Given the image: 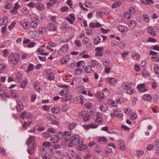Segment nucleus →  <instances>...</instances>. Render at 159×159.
Listing matches in <instances>:
<instances>
[{
	"instance_id": "obj_56",
	"label": "nucleus",
	"mask_w": 159,
	"mask_h": 159,
	"mask_svg": "<svg viewBox=\"0 0 159 159\" xmlns=\"http://www.w3.org/2000/svg\"><path fill=\"white\" fill-rule=\"evenodd\" d=\"M99 141L102 142L103 143H105L107 142V140L106 138L102 137L99 139Z\"/></svg>"
},
{
	"instance_id": "obj_25",
	"label": "nucleus",
	"mask_w": 159,
	"mask_h": 159,
	"mask_svg": "<svg viewBox=\"0 0 159 159\" xmlns=\"http://www.w3.org/2000/svg\"><path fill=\"white\" fill-rule=\"evenodd\" d=\"M35 7L38 10H42L44 9V6L41 3H39L36 4Z\"/></svg>"
},
{
	"instance_id": "obj_33",
	"label": "nucleus",
	"mask_w": 159,
	"mask_h": 159,
	"mask_svg": "<svg viewBox=\"0 0 159 159\" xmlns=\"http://www.w3.org/2000/svg\"><path fill=\"white\" fill-rule=\"evenodd\" d=\"M91 67L90 66H87L85 67L84 70L87 73H90L92 72V69Z\"/></svg>"
},
{
	"instance_id": "obj_40",
	"label": "nucleus",
	"mask_w": 159,
	"mask_h": 159,
	"mask_svg": "<svg viewBox=\"0 0 159 159\" xmlns=\"http://www.w3.org/2000/svg\"><path fill=\"white\" fill-rule=\"evenodd\" d=\"M39 83H34V88L38 92H40V89L39 85Z\"/></svg>"
},
{
	"instance_id": "obj_9",
	"label": "nucleus",
	"mask_w": 159,
	"mask_h": 159,
	"mask_svg": "<svg viewBox=\"0 0 159 159\" xmlns=\"http://www.w3.org/2000/svg\"><path fill=\"white\" fill-rule=\"evenodd\" d=\"M102 113L100 112L98 113L96 115V117L94 118L95 120L98 123H102L103 120L101 117Z\"/></svg>"
},
{
	"instance_id": "obj_2",
	"label": "nucleus",
	"mask_w": 159,
	"mask_h": 159,
	"mask_svg": "<svg viewBox=\"0 0 159 159\" xmlns=\"http://www.w3.org/2000/svg\"><path fill=\"white\" fill-rule=\"evenodd\" d=\"M19 59L20 57L19 55L13 53L10 54L8 57L9 62L14 66L17 64Z\"/></svg>"
},
{
	"instance_id": "obj_58",
	"label": "nucleus",
	"mask_w": 159,
	"mask_h": 159,
	"mask_svg": "<svg viewBox=\"0 0 159 159\" xmlns=\"http://www.w3.org/2000/svg\"><path fill=\"white\" fill-rule=\"evenodd\" d=\"M43 145L47 148H49L51 146L50 143L49 142L45 141L43 143Z\"/></svg>"
},
{
	"instance_id": "obj_49",
	"label": "nucleus",
	"mask_w": 159,
	"mask_h": 159,
	"mask_svg": "<svg viewBox=\"0 0 159 159\" xmlns=\"http://www.w3.org/2000/svg\"><path fill=\"white\" fill-rule=\"evenodd\" d=\"M12 7V5L10 3H8L7 4H6L4 6V7L6 9H10Z\"/></svg>"
},
{
	"instance_id": "obj_26",
	"label": "nucleus",
	"mask_w": 159,
	"mask_h": 159,
	"mask_svg": "<svg viewBox=\"0 0 159 159\" xmlns=\"http://www.w3.org/2000/svg\"><path fill=\"white\" fill-rule=\"evenodd\" d=\"M154 144L155 146L156 153L159 155V140H157L155 142Z\"/></svg>"
},
{
	"instance_id": "obj_22",
	"label": "nucleus",
	"mask_w": 159,
	"mask_h": 159,
	"mask_svg": "<svg viewBox=\"0 0 159 159\" xmlns=\"http://www.w3.org/2000/svg\"><path fill=\"white\" fill-rule=\"evenodd\" d=\"M107 81L111 84H115L117 82L116 79L115 78H109L107 79Z\"/></svg>"
},
{
	"instance_id": "obj_13",
	"label": "nucleus",
	"mask_w": 159,
	"mask_h": 159,
	"mask_svg": "<svg viewBox=\"0 0 159 159\" xmlns=\"http://www.w3.org/2000/svg\"><path fill=\"white\" fill-rule=\"evenodd\" d=\"M118 30L121 32L125 33L128 31V29L124 25H120L117 27Z\"/></svg>"
},
{
	"instance_id": "obj_12",
	"label": "nucleus",
	"mask_w": 159,
	"mask_h": 159,
	"mask_svg": "<svg viewBox=\"0 0 159 159\" xmlns=\"http://www.w3.org/2000/svg\"><path fill=\"white\" fill-rule=\"evenodd\" d=\"M46 75L48 80L51 81L54 80L55 77V75L50 70L47 72Z\"/></svg>"
},
{
	"instance_id": "obj_15",
	"label": "nucleus",
	"mask_w": 159,
	"mask_h": 159,
	"mask_svg": "<svg viewBox=\"0 0 159 159\" xmlns=\"http://www.w3.org/2000/svg\"><path fill=\"white\" fill-rule=\"evenodd\" d=\"M83 127L86 129H89L90 128H96L98 127V126L93 124H91L88 125H84Z\"/></svg>"
},
{
	"instance_id": "obj_36",
	"label": "nucleus",
	"mask_w": 159,
	"mask_h": 159,
	"mask_svg": "<svg viewBox=\"0 0 159 159\" xmlns=\"http://www.w3.org/2000/svg\"><path fill=\"white\" fill-rule=\"evenodd\" d=\"M121 4V2L119 1H117L114 2L112 5V8H115L120 6Z\"/></svg>"
},
{
	"instance_id": "obj_5",
	"label": "nucleus",
	"mask_w": 159,
	"mask_h": 159,
	"mask_svg": "<svg viewBox=\"0 0 159 159\" xmlns=\"http://www.w3.org/2000/svg\"><path fill=\"white\" fill-rule=\"evenodd\" d=\"M137 88L139 91L142 93L145 92L148 90V88L145 86V84L144 83L138 84Z\"/></svg>"
},
{
	"instance_id": "obj_60",
	"label": "nucleus",
	"mask_w": 159,
	"mask_h": 159,
	"mask_svg": "<svg viewBox=\"0 0 159 159\" xmlns=\"http://www.w3.org/2000/svg\"><path fill=\"white\" fill-rule=\"evenodd\" d=\"M21 12L25 14H28L29 13V10L27 8L25 7L21 10Z\"/></svg>"
},
{
	"instance_id": "obj_21",
	"label": "nucleus",
	"mask_w": 159,
	"mask_h": 159,
	"mask_svg": "<svg viewBox=\"0 0 159 159\" xmlns=\"http://www.w3.org/2000/svg\"><path fill=\"white\" fill-rule=\"evenodd\" d=\"M48 29L50 31H55L56 30V27L54 24L50 23L49 24Z\"/></svg>"
},
{
	"instance_id": "obj_17",
	"label": "nucleus",
	"mask_w": 159,
	"mask_h": 159,
	"mask_svg": "<svg viewBox=\"0 0 159 159\" xmlns=\"http://www.w3.org/2000/svg\"><path fill=\"white\" fill-rule=\"evenodd\" d=\"M93 43L95 45L98 44L101 42V38L99 36H94L93 38Z\"/></svg>"
},
{
	"instance_id": "obj_39",
	"label": "nucleus",
	"mask_w": 159,
	"mask_h": 159,
	"mask_svg": "<svg viewBox=\"0 0 159 159\" xmlns=\"http://www.w3.org/2000/svg\"><path fill=\"white\" fill-rule=\"evenodd\" d=\"M34 68V65L32 63L30 64L28 67V69L26 70L27 72H28L32 70Z\"/></svg>"
},
{
	"instance_id": "obj_46",
	"label": "nucleus",
	"mask_w": 159,
	"mask_h": 159,
	"mask_svg": "<svg viewBox=\"0 0 159 159\" xmlns=\"http://www.w3.org/2000/svg\"><path fill=\"white\" fill-rule=\"evenodd\" d=\"M69 60L68 58H63L61 60V63L62 64H66Z\"/></svg>"
},
{
	"instance_id": "obj_6",
	"label": "nucleus",
	"mask_w": 159,
	"mask_h": 159,
	"mask_svg": "<svg viewBox=\"0 0 159 159\" xmlns=\"http://www.w3.org/2000/svg\"><path fill=\"white\" fill-rule=\"evenodd\" d=\"M34 137L33 136H31L29 138L26 142L28 146H30V145H33V144H36L34 142Z\"/></svg>"
},
{
	"instance_id": "obj_11",
	"label": "nucleus",
	"mask_w": 159,
	"mask_h": 159,
	"mask_svg": "<svg viewBox=\"0 0 159 159\" xmlns=\"http://www.w3.org/2000/svg\"><path fill=\"white\" fill-rule=\"evenodd\" d=\"M61 139V138L59 135H55L52 136L50 140L52 143H55L58 142Z\"/></svg>"
},
{
	"instance_id": "obj_45",
	"label": "nucleus",
	"mask_w": 159,
	"mask_h": 159,
	"mask_svg": "<svg viewBox=\"0 0 159 159\" xmlns=\"http://www.w3.org/2000/svg\"><path fill=\"white\" fill-rule=\"evenodd\" d=\"M107 107L105 105H100V108L101 111L103 112L107 110Z\"/></svg>"
},
{
	"instance_id": "obj_4",
	"label": "nucleus",
	"mask_w": 159,
	"mask_h": 159,
	"mask_svg": "<svg viewBox=\"0 0 159 159\" xmlns=\"http://www.w3.org/2000/svg\"><path fill=\"white\" fill-rule=\"evenodd\" d=\"M39 19L37 17H34L32 19L30 24V27L31 28L36 27L39 25Z\"/></svg>"
},
{
	"instance_id": "obj_47",
	"label": "nucleus",
	"mask_w": 159,
	"mask_h": 159,
	"mask_svg": "<svg viewBox=\"0 0 159 159\" xmlns=\"http://www.w3.org/2000/svg\"><path fill=\"white\" fill-rule=\"evenodd\" d=\"M42 135L43 137L46 138H50L51 136V134L50 133L47 132H44L43 133Z\"/></svg>"
},
{
	"instance_id": "obj_54",
	"label": "nucleus",
	"mask_w": 159,
	"mask_h": 159,
	"mask_svg": "<svg viewBox=\"0 0 159 159\" xmlns=\"http://www.w3.org/2000/svg\"><path fill=\"white\" fill-rule=\"evenodd\" d=\"M119 146L120 147V149L121 151H124L125 150L126 148L125 147V145L124 144L122 143H120L119 144Z\"/></svg>"
},
{
	"instance_id": "obj_62",
	"label": "nucleus",
	"mask_w": 159,
	"mask_h": 159,
	"mask_svg": "<svg viewBox=\"0 0 159 159\" xmlns=\"http://www.w3.org/2000/svg\"><path fill=\"white\" fill-rule=\"evenodd\" d=\"M131 83L130 82H129V83H128V84H126L125 85H124V88L125 89H127L130 88H132L131 85Z\"/></svg>"
},
{
	"instance_id": "obj_3",
	"label": "nucleus",
	"mask_w": 159,
	"mask_h": 159,
	"mask_svg": "<svg viewBox=\"0 0 159 159\" xmlns=\"http://www.w3.org/2000/svg\"><path fill=\"white\" fill-rule=\"evenodd\" d=\"M46 116L47 118L49 121L51 122L52 124L55 125L59 124L58 122L55 120V116L53 114L48 113L46 115Z\"/></svg>"
},
{
	"instance_id": "obj_42",
	"label": "nucleus",
	"mask_w": 159,
	"mask_h": 159,
	"mask_svg": "<svg viewBox=\"0 0 159 159\" xmlns=\"http://www.w3.org/2000/svg\"><path fill=\"white\" fill-rule=\"evenodd\" d=\"M141 1L142 3L146 5L153 3V0H141Z\"/></svg>"
},
{
	"instance_id": "obj_59",
	"label": "nucleus",
	"mask_w": 159,
	"mask_h": 159,
	"mask_svg": "<svg viewBox=\"0 0 159 159\" xmlns=\"http://www.w3.org/2000/svg\"><path fill=\"white\" fill-rule=\"evenodd\" d=\"M7 87L4 85H2L1 83H0V91H3L6 90Z\"/></svg>"
},
{
	"instance_id": "obj_37",
	"label": "nucleus",
	"mask_w": 159,
	"mask_h": 159,
	"mask_svg": "<svg viewBox=\"0 0 159 159\" xmlns=\"http://www.w3.org/2000/svg\"><path fill=\"white\" fill-rule=\"evenodd\" d=\"M72 98L71 96L68 94H66L63 98H62V101L64 100L68 101L71 99Z\"/></svg>"
},
{
	"instance_id": "obj_24",
	"label": "nucleus",
	"mask_w": 159,
	"mask_h": 159,
	"mask_svg": "<svg viewBox=\"0 0 159 159\" xmlns=\"http://www.w3.org/2000/svg\"><path fill=\"white\" fill-rule=\"evenodd\" d=\"M142 98L146 101H150L152 99V96L148 94H145L142 96Z\"/></svg>"
},
{
	"instance_id": "obj_64",
	"label": "nucleus",
	"mask_w": 159,
	"mask_h": 159,
	"mask_svg": "<svg viewBox=\"0 0 159 159\" xmlns=\"http://www.w3.org/2000/svg\"><path fill=\"white\" fill-rule=\"evenodd\" d=\"M29 23L27 22L24 23L22 24V26L25 29L27 28L29 26Z\"/></svg>"
},
{
	"instance_id": "obj_41",
	"label": "nucleus",
	"mask_w": 159,
	"mask_h": 159,
	"mask_svg": "<svg viewBox=\"0 0 159 159\" xmlns=\"http://www.w3.org/2000/svg\"><path fill=\"white\" fill-rule=\"evenodd\" d=\"M102 148L99 146H96L94 148V150L97 153H100L102 152Z\"/></svg>"
},
{
	"instance_id": "obj_63",
	"label": "nucleus",
	"mask_w": 159,
	"mask_h": 159,
	"mask_svg": "<svg viewBox=\"0 0 159 159\" xmlns=\"http://www.w3.org/2000/svg\"><path fill=\"white\" fill-rule=\"evenodd\" d=\"M57 54L59 56H62L64 55V53H65L62 50H61V48H60L59 50L57 51Z\"/></svg>"
},
{
	"instance_id": "obj_55",
	"label": "nucleus",
	"mask_w": 159,
	"mask_h": 159,
	"mask_svg": "<svg viewBox=\"0 0 159 159\" xmlns=\"http://www.w3.org/2000/svg\"><path fill=\"white\" fill-rule=\"evenodd\" d=\"M66 20L68 21L71 24H73L74 21L75 20V19L69 17H66Z\"/></svg>"
},
{
	"instance_id": "obj_48",
	"label": "nucleus",
	"mask_w": 159,
	"mask_h": 159,
	"mask_svg": "<svg viewBox=\"0 0 159 159\" xmlns=\"http://www.w3.org/2000/svg\"><path fill=\"white\" fill-rule=\"evenodd\" d=\"M153 69L155 73L156 74H159V67L157 65H155L153 66Z\"/></svg>"
},
{
	"instance_id": "obj_16",
	"label": "nucleus",
	"mask_w": 159,
	"mask_h": 159,
	"mask_svg": "<svg viewBox=\"0 0 159 159\" xmlns=\"http://www.w3.org/2000/svg\"><path fill=\"white\" fill-rule=\"evenodd\" d=\"M137 25V22L134 20H130L129 22V25L130 29H132L135 28Z\"/></svg>"
},
{
	"instance_id": "obj_50",
	"label": "nucleus",
	"mask_w": 159,
	"mask_h": 159,
	"mask_svg": "<svg viewBox=\"0 0 159 159\" xmlns=\"http://www.w3.org/2000/svg\"><path fill=\"white\" fill-rule=\"evenodd\" d=\"M97 64V61L96 60H93L91 61V65L90 66L92 68H94Z\"/></svg>"
},
{
	"instance_id": "obj_38",
	"label": "nucleus",
	"mask_w": 159,
	"mask_h": 159,
	"mask_svg": "<svg viewBox=\"0 0 159 159\" xmlns=\"http://www.w3.org/2000/svg\"><path fill=\"white\" fill-rule=\"evenodd\" d=\"M126 93L129 94H131L135 92V91L132 88L126 89Z\"/></svg>"
},
{
	"instance_id": "obj_27",
	"label": "nucleus",
	"mask_w": 159,
	"mask_h": 159,
	"mask_svg": "<svg viewBox=\"0 0 159 159\" xmlns=\"http://www.w3.org/2000/svg\"><path fill=\"white\" fill-rule=\"evenodd\" d=\"M22 78L21 75L20 73H18L15 79V81L16 82H20L21 81Z\"/></svg>"
},
{
	"instance_id": "obj_30",
	"label": "nucleus",
	"mask_w": 159,
	"mask_h": 159,
	"mask_svg": "<svg viewBox=\"0 0 159 159\" xmlns=\"http://www.w3.org/2000/svg\"><path fill=\"white\" fill-rule=\"evenodd\" d=\"M147 30L153 36H154L156 35V34L152 27H149L148 28Z\"/></svg>"
},
{
	"instance_id": "obj_32",
	"label": "nucleus",
	"mask_w": 159,
	"mask_h": 159,
	"mask_svg": "<svg viewBox=\"0 0 159 159\" xmlns=\"http://www.w3.org/2000/svg\"><path fill=\"white\" fill-rule=\"evenodd\" d=\"M85 65V62L83 61H79L77 63V66L78 67H80L82 66L83 67H84Z\"/></svg>"
},
{
	"instance_id": "obj_1",
	"label": "nucleus",
	"mask_w": 159,
	"mask_h": 159,
	"mask_svg": "<svg viewBox=\"0 0 159 159\" xmlns=\"http://www.w3.org/2000/svg\"><path fill=\"white\" fill-rule=\"evenodd\" d=\"M64 140L65 142L70 141L76 145H80L81 144L82 139L80 138L78 135L75 134L74 135L71 134L70 132L66 131L64 133Z\"/></svg>"
},
{
	"instance_id": "obj_20",
	"label": "nucleus",
	"mask_w": 159,
	"mask_h": 159,
	"mask_svg": "<svg viewBox=\"0 0 159 159\" xmlns=\"http://www.w3.org/2000/svg\"><path fill=\"white\" fill-rule=\"evenodd\" d=\"M90 112L91 113V114H86L84 117V120L85 121H88L92 117V115H93V111H90Z\"/></svg>"
},
{
	"instance_id": "obj_57",
	"label": "nucleus",
	"mask_w": 159,
	"mask_h": 159,
	"mask_svg": "<svg viewBox=\"0 0 159 159\" xmlns=\"http://www.w3.org/2000/svg\"><path fill=\"white\" fill-rule=\"evenodd\" d=\"M80 146L78 148V149L80 150H84L86 148H87V145H81V144H80Z\"/></svg>"
},
{
	"instance_id": "obj_7",
	"label": "nucleus",
	"mask_w": 159,
	"mask_h": 159,
	"mask_svg": "<svg viewBox=\"0 0 159 159\" xmlns=\"http://www.w3.org/2000/svg\"><path fill=\"white\" fill-rule=\"evenodd\" d=\"M29 147L27 150V152L29 155H32L34 154V150L36 147V145L33 144V145L28 146Z\"/></svg>"
},
{
	"instance_id": "obj_44",
	"label": "nucleus",
	"mask_w": 159,
	"mask_h": 159,
	"mask_svg": "<svg viewBox=\"0 0 159 159\" xmlns=\"http://www.w3.org/2000/svg\"><path fill=\"white\" fill-rule=\"evenodd\" d=\"M96 95L99 98L102 99L104 98V94L102 92H97L96 93Z\"/></svg>"
},
{
	"instance_id": "obj_19",
	"label": "nucleus",
	"mask_w": 159,
	"mask_h": 159,
	"mask_svg": "<svg viewBox=\"0 0 159 159\" xmlns=\"http://www.w3.org/2000/svg\"><path fill=\"white\" fill-rule=\"evenodd\" d=\"M52 112L56 114H59L60 113V110L59 108L56 107H52L51 109Z\"/></svg>"
},
{
	"instance_id": "obj_18",
	"label": "nucleus",
	"mask_w": 159,
	"mask_h": 159,
	"mask_svg": "<svg viewBox=\"0 0 159 159\" xmlns=\"http://www.w3.org/2000/svg\"><path fill=\"white\" fill-rule=\"evenodd\" d=\"M89 26L90 27L95 28L96 27L100 28L101 26V25L99 22H91L90 23Z\"/></svg>"
},
{
	"instance_id": "obj_61",
	"label": "nucleus",
	"mask_w": 159,
	"mask_h": 159,
	"mask_svg": "<svg viewBox=\"0 0 159 159\" xmlns=\"http://www.w3.org/2000/svg\"><path fill=\"white\" fill-rule=\"evenodd\" d=\"M143 19L146 22L149 21V17L148 15L147 14H144L143 16Z\"/></svg>"
},
{
	"instance_id": "obj_53",
	"label": "nucleus",
	"mask_w": 159,
	"mask_h": 159,
	"mask_svg": "<svg viewBox=\"0 0 159 159\" xmlns=\"http://www.w3.org/2000/svg\"><path fill=\"white\" fill-rule=\"evenodd\" d=\"M124 16L125 18L127 19L131 17V14L129 11L126 12L125 13Z\"/></svg>"
},
{
	"instance_id": "obj_14",
	"label": "nucleus",
	"mask_w": 159,
	"mask_h": 159,
	"mask_svg": "<svg viewBox=\"0 0 159 159\" xmlns=\"http://www.w3.org/2000/svg\"><path fill=\"white\" fill-rule=\"evenodd\" d=\"M8 21V18L7 16H3L1 19L0 25L2 26L3 25H7V23Z\"/></svg>"
},
{
	"instance_id": "obj_23",
	"label": "nucleus",
	"mask_w": 159,
	"mask_h": 159,
	"mask_svg": "<svg viewBox=\"0 0 159 159\" xmlns=\"http://www.w3.org/2000/svg\"><path fill=\"white\" fill-rule=\"evenodd\" d=\"M60 48L64 52H67L69 49V45L67 44L63 45L61 46Z\"/></svg>"
},
{
	"instance_id": "obj_34",
	"label": "nucleus",
	"mask_w": 159,
	"mask_h": 159,
	"mask_svg": "<svg viewBox=\"0 0 159 159\" xmlns=\"http://www.w3.org/2000/svg\"><path fill=\"white\" fill-rule=\"evenodd\" d=\"M10 93L12 96L15 98H18V95H16V91L15 90H11L10 91Z\"/></svg>"
},
{
	"instance_id": "obj_51",
	"label": "nucleus",
	"mask_w": 159,
	"mask_h": 159,
	"mask_svg": "<svg viewBox=\"0 0 159 159\" xmlns=\"http://www.w3.org/2000/svg\"><path fill=\"white\" fill-rule=\"evenodd\" d=\"M83 70L82 69H76L75 70V74L77 75H80L82 74Z\"/></svg>"
},
{
	"instance_id": "obj_29",
	"label": "nucleus",
	"mask_w": 159,
	"mask_h": 159,
	"mask_svg": "<svg viewBox=\"0 0 159 159\" xmlns=\"http://www.w3.org/2000/svg\"><path fill=\"white\" fill-rule=\"evenodd\" d=\"M77 125V124L75 123H70L68 127V129L69 130H71L74 129Z\"/></svg>"
},
{
	"instance_id": "obj_43",
	"label": "nucleus",
	"mask_w": 159,
	"mask_h": 159,
	"mask_svg": "<svg viewBox=\"0 0 159 159\" xmlns=\"http://www.w3.org/2000/svg\"><path fill=\"white\" fill-rule=\"evenodd\" d=\"M39 30L40 33L43 34H44L46 31V28L44 27H41L39 28Z\"/></svg>"
},
{
	"instance_id": "obj_31",
	"label": "nucleus",
	"mask_w": 159,
	"mask_h": 159,
	"mask_svg": "<svg viewBox=\"0 0 159 159\" xmlns=\"http://www.w3.org/2000/svg\"><path fill=\"white\" fill-rule=\"evenodd\" d=\"M32 122L31 121L29 122L25 121L22 125V127L24 129H26L27 128L32 124Z\"/></svg>"
},
{
	"instance_id": "obj_52",
	"label": "nucleus",
	"mask_w": 159,
	"mask_h": 159,
	"mask_svg": "<svg viewBox=\"0 0 159 159\" xmlns=\"http://www.w3.org/2000/svg\"><path fill=\"white\" fill-rule=\"evenodd\" d=\"M27 82V81L25 80L22 81L20 84V87L22 88H24L26 86Z\"/></svg>"
},
{
	"instance_id": "obj_10",
	"label": "nucleus",
	"mask_w": 159,
	"mask_h": 159,
	"mask_svg": "<svg viewBox=\"0 0 159 159\" xmlns=\"http://www.w3.org/2000/svg\"><path fill=\"white\" fill-rule=\"evenodd\" d=\"M23 108V106L20 100L17 101L16 109L18 111H21Z\"/></svg>"
},
{
	"instance_id": "obj_8",
	"label": "nucleus",
	"mask_w": 159,
	"mask_h": 159,
	"mask_svg": "<svg viewBox=\"0 0 159 159\" xmlns=\"http://www.w3.org/2000/svg\"><path fill=\"white\" fill-rule=\"evenodd\" d=\"M30 112L25 111L20 114V117L23 119L27 118L30 116Z\"/></svg>"
},
{
	"instance_id": "obj_28",
	"label": "nucleus",
	"mask_w": 159,
	"mask_h": 159,
	"mask_svg": "<svg viewBox=\"0 0 159 159\" xmlns=\"http://www.w3.org/2000/svg\"><path fill=\"white\" fill-rule=\"evenodd\" d=\"M69 89L68 88L64 89L61 90L59 94L61 96H63L65 94H67L69 91Z\"/></svg>"
},
{
	"instance_id": "obj_35",
	"label": "nucleus",
	"mask_w": 159,
	"mask_h": 159,
	"mask_svg": "<svg viewBox=\"0 0 159 159\" xmlns=\"http://www.w3.org/2000/svg\"><path fill=\"white\" fill-rule=\"evenodd\" d=\"M105 155L106 156H108L112 152V150L111 148H106L105 150Z\"/></svg>"
}]
</instances>
